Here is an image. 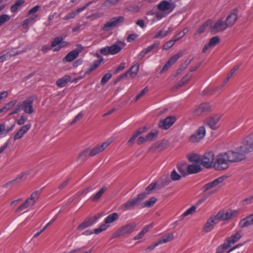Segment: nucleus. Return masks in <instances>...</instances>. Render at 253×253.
<instances>
[{"mask_svg": "<svg viewBox=\"0 0 253 253\" xmlns=\"http://www.w3.org/2000/svg\"><path fill=\"white\" fill-rule=\"evenodd\" d=\"M34 101V96H31L28 97L22 102L19 103L9 115H11L17 114L22 110H23L26 114H32L35 111V109L33 107Z\"/></svg>", "mask_w": 253, "mask_h": 253, "instance_id": "nucleus-1", "label": "nucleus"}, {"mask_svg": "<svg viewBox=\"0 0 253 253\" xmlns=\"http://www.w3.org/2000/svg\"><path fill=\"white\" fill-rule=\"evenodd\" d=\"M225 153L230 162H238L246 158L245 154L249 153V149L243 145L237 148L235 151H228Z\"/></svg>", "mask_w": 253, "mask_h": 253, "instance_id": "nucleus-2", "label": "nucleus"}, {"mask_svg": "<svg viewBox=\"0 0 253 253\" xmlns=\"http://www.w3.org/2000/svg\"><path fill=\"white\" fill-rule=\"evenodd\" d=\"M229 162H230L226 153H220L217 156L213 167L216 170H224L228 168Z\"/></svg>", "mask_w": 253, "mask_h": 253, "instance_id": "nucleus-3", "label": "nucleus"}, {"mask_svg": "<svg viewBox=\"0 0 253 253\" xmlns=\"http://www.w3.org/2000/svg\"><path fill=\"white\" fill-rule=\"evenodd\" d=\"M40 193L39 191L33 192L30 197L26 201L21 204L16 210V212H20L24 211L28 208L34 205L35 202L39 198Z\"/></svg>", "mask_w": 253, "mask_h": 253, "instance_id": "nucleus-4", "label": "nucleus"}, {"mask_svg": "<svg viewBox=\"0 0 253 253\" xmlns=\"http://www.w3.org/2000/svg\"><path fill=\"white\" fill-rule=\"evenodd\" d=\"M119 218V215L116 212H114L108 215L104 219V223L102 224L98 228L94 229V232L98 234L103 231L105 230L108 227L107 224L111 223Z\"/></svg>", "mask_w": 253, "mask_h": 253, "instance_id": "nucleus-5", "label": "nucleus"}, {"mask_svg": "<svg viewBox=\"0 0 253 253\" xmlns=\"http://www.w3.org/2000/svg\"><path fill=\"white\" fill-rule=\"evenodd\" d=\"M124 20L125 17L123 16L113 17L104 24L102 30L103 31L108 32L119 24L123 22Z\"/></svg>", "mask_w": 253, "mask_h": 253, "instance_id": "nucleus-6", "label": "nucleus"}, {"mask_svg": "<svg viewBox=\"0 0 253 253\" xmlns=\"http://www.w3.org/2000/svg\"><path fill=\"white\" fill-rule=\"evenodd\" d=\"M136 224L132 223L123 226L113 234V237H118L126 234H130L136 228Z\"/></svg>", "mask_w": 253, "mask_h": 253, "instance_id": "nucleus-7", "label": "nucleus"}, {"mask_svg": "<svg viewBox=\"0 0 253 253\" xmlns=\"http://www.w3.org/2000/svg\"><path fill=\"white\" fill-rule=\"evenodd\" d=\"M206 130L204 126L199 127L194 133L189 138V141L192 143L198 142L203 139L206 135Z\"/></svg>", "mask_w": 253, "mask_h": 253, "instance_id": "nucleus-8", "label": "nucleus"}, {"mask_svg": "<svg viewBox=\"0 0 253 253\" xmlns=\"http://www.w3.org/2000/svg\"><path fill=\"white\" fill-rule=\"evenodd\" d=\"M214 155L212 152H208L205 153L201 159L202 165L207 168H210L213 166Z\"/></svg>", "mask_w": 253, "mask_h": 253, "instance_id": "nucleus-9", "label": "nucleus"}, {"mask_svg": "<svg viewBox=\"0 0 253 253\" xmlns=\"http://www.w3.org/2000/svg\"><path fill=\"white\" fill-rule=\"evenodd\" d=\"M121 47L116 44L111 46H107L100 49V52L103 55H114L121 50Z\"/></svg>", "mask_w": 253, "mask_h": 253, "instance_id": "nucleus-10", "label": "nucleus"}, {"mask_svg": "<svg viewBox=\"0 0 253 253\" xmlns=\"http://www.w3.org/2000/svg\"><path fill=\"white\" fill-rule=\"evenodd\" d=\"M243 236V232L242 230H238L235 234L232 235L227 238L226 242L224 243V247L225 248H229L231 245L233 244L238 241Z\"/></svg>", "mask_w": 253, "mask_h": 253, "instance_id": "nucleus-11", "label": "nucleus"}, {"mask_svg": "<svg viewBox=\"0 0 253 253\" xmlns=\"http://www.w3.org/2000/svg\"><path fill=\"white\" fill-rule=\"evenodd\" d=\"M174 8V5L167 0H163L157 5V9L159 11L166 13L167 14L171 13Z\"/></svg>", "mask_w": 253, "mask_h": 253, "instance_id": "nucleus-12", "label": "nucleus"}, {"mask_svg": "<svg viewBox=\"0 0 253 253\" xmlns=\"http://www.w3.org/2000/svg\"><path fill=\"white\" fill-rule=\"evenodd\" d=\"M238 211L236 210H230L224 213L223 211H219L216 214L219 221L221 220H228L236 216Z\"/></svg>", "mask_w": 253, "mask_h": 253, "instance_id": "nucleus-13", "label": "nucleus"}, {"mask_svg": "<svg viewBox=\"0 0 253 253\" xmlns=\"http://www.w3.org/2000/svg\"><path fill=\"white\" fill-rule=\"evenodd\" d=\"M227 28L224 21L222 19L217 20L215 23L211 26V31L213 34L223 32Z\"/></svg>", "mask_w": 253, "mask_h": 253, "instance_id": "nucleus-14", "label": "nucleus"}, {"mask_svg": "<svg viewBox=\"0 0 253 253\" xmlns=\"http://www.w3.org/2000/svg\"><path fill=\"white\" fill-rule=\"evenodd\" d=\"M63 39L62 37H57L54 39L51 43V47H54V51H58L62 48L67 45L68 43L66 42L63 41Z\"/></svg>", "mask_w": 253, "mask_h": 253, "instance_id": "nucleus-15", "label": "nucleus"}, {"mask_svg": "<svg viewBox=\"0 0 253 253\" xmlns=\"http://www.w3.org/2000/svg\"><path fill=\"white\" fill-rule=\"evenodd\" d=\"M219 221L216 215L211 217L204 225L203 230L207 233L211 231Z\"/></svg>", "mask_w": 253, "mask_h": 253, "instance_id": "nucleus-16", "label": "nucleus"}, {"mask_svg": "<svg viewBox=\"0 0 253 253\" xmlns=\"http://www.w3.org/2000/svg\"><path fill=\"white\" fill-rule=\"evenodd\" d=\"M31 127V124H27L23 126L17 132L15 133L13 138V140L15 141L22 138L24 135L29 130Z\"/></svg>", "mask_w": 253, "mask_h": 253, "instance_id": "nucleus-17", "label": "nucleus"}, {"mask_svg": "<svg viewBox=\"0 0 253 253\" xmlns=\"http://www.w3.org/2000/svg\"><path fill=\"white\" fill-rule=\"evenodd\" d=\"M175 118L173 117H168L165 119L161 120L159 126L160 128L167 130L169 129L175 122Z\"/></svg>", "mask_w": 253, "mask_h": 253, "instance_id": "nucleus-18", "label": "nucleus"}, {"mask_svg": "<svg viewBox=\"0 0 253 253\" xmlns=\"http://www.w3.org/2000/svg\"><path fill=\"white\" fill-rule=\"evenodd\" d=\"M110 143L111 141L107 140L102 143L100 145H98L91 149H89V156H94L103 151Z\"/></svg>", "mask_w": 253, "mask_h": 253, "instance_id": "nucleus-19", "label": "nucleus"}, {"mask_svg": "<svg viewBox=\"0 0 253 253\" xmlns=\"http://www.w3.org/2000/svg\"><path fill=\"white\" fill-rule=\"evenodd\" d=\"M221 118V116L217 115L207 119V123L212 129H216L218 127L217 124Z\"/></svg>", "mask_w": 253, "mask_h": 253, "instance_id": "nucleus-20", "label": "nucleus"}, {"mask_svg": "<svg viewBox=\"0 0 253 253\" xmlns=\"http://www.w3.org/2000/svg\"><path fill=\"white\" fill-rule=\"evenodd\" d=\"M91 2H89L87 3L85 6L78 8L75 10H73L71 12L68 13L63 18L64 20H68L70 19L74 18L77 15H78L80 12L83 11L87 7H88Z\"/></svg>", "mask_w": 253, "mask_h": 253, "instance_id": "nucleus-21", "label": "nucleus"}, {"mask_svg": "<svg viewBox=\"0 0 253 253\" xmlns=\"http://www.w3.org/2000/svg\"><path fill=\"white\" fill-rule=\"evenodd\" d=\"M224 179L222 177H219L215 179L212 181H211L203 187V190L204 192L209 190L211 189L214 188L219 183H221L223 181Z\"/></svg>", "mask_w": 253, "mask_h": 253, "instance_id": "nucleus-22", "label": "nucleus"}, {"mask_svg": "<svg viewBox=\"0 0 253 253\" xmlns=\"http://www.w3.org/2000/svg\"><path fill=\"white\" fill-rule=\"evenodd\" d=\"M211 106L209 103H201L195 110V113L197 115H200L203 113L210 111Z\"/></svg>", "mask_w": 253, "mask_h": 253, "instance_id": "nucleus-23", "label": "nucleus"}, {"mask_svg": "<svg viewBox=\"0 0 253 253\" xmlns=\"http://www.w3.org/2000/svg\"><path fill=\"white\" fill-rule=\"evenodd\" d=\"M139 69V65L137 63L131 67L130 69L122 75V78H125L129 75L130 77L133 78L137 74Z\"/></svg>", "mask_w": 253, "mask_h": 253, "instance_id": "nucleus-24", "label": "nucleus"}, {"mask_svg": "<svg viewBox=\"0 0 253 253\" xmlns=\"http://www.w3.org/2000/svg\"><path fill=\"white\" fill-rule=\"evenodd\" d=\"M253 224V213L240 220L239 226L241 228H244Z\"/></svg>", "mask_w": 253, "mask_h": 253, "instance_id": "nucleus-25", "label": "nucleus"}, {"mask_svg": "<svg viewBox=\"0 0 253 253\" xmlns=\"http://www.w3.org/2000/svg\"><path fill=\"white\" fill-rule=\"evenodd\" d=\"M80 52L81 51L74 49L69 52L64 58L63 60L68 62H72L78 57Z\"/></svg>", "mask_w": 253, "mask_h": 253, "instance_id": "nucleus-26", "label": "nucleus"}, {"mask_svg": "<svg viewBox=\"0 0 253 253\" xmlns=\"http://www.w3.org/2000/svg\"><path fill=\"white\" fill-rule=\"evenodd\" d=\"M96 219V217L94 218H88L85 219L82 223H81L78 227L77 229L79 231H82L86 228L91 226Z\"/></svg>", "mask_w": 253, "mask_h": 253, "instance_id": "nucleus-27", "label": "nucleus"}, {"mask_svg": "<svg viewBox=\"0 0 253 253\" xmlns=\"http://www.w3.org/2000/svg\"><path fill=\"white\" fill-rule=\"evenodd\" d=\"M237 19V14L235 12H233L230 15H228L225 20L224 21L227 28L233 25Z\"/></svg>", "mask_w": 253, "mask_h": 253, "instance_id": "nucleus-28", "label": "nucleus"}, {"mask_svg": "<svg viewBox=\"0 0 253 253\" xmlns=\"http://www.w3.org/2000/svg\"><path fill=\"white\" fill-rule=\"evenodd\" d=\"M137 200L134 198L130 199L121 206V209L124 210H128L137 204Z\"/></svg>", "mask_w": 253, "mask_h": 253, "instance_id": "nucleus-29", "label": "nucleus"}, {"mask_svg": "<svg viewBox=\"0 0 253 253\" xmlns=\"http://www.w3.org/2000/svg\"><path fill=\"white\" fill-rule=\"evenodd\" d=\"M29 174V171H25L23 173H21L20 174H19L15 179H14L9 181L8 183H7V184L12 185H16V184L19 183L20 181H21V180L26 179L27 178V176Z\"/></svg>", "mask_w": 253, "mask_h": 253, "instance_id": "nucleus-30", "label": "nucleus"}, {"mask_svg": "<svg viewBox=\"0 0 253 253\" xmlns=\"http://www.w3.org/2000/svg\"><path fill=\"white\" fill-rule=\"evenodd\" d=\"M202 170V168L199 165L191 164L187 167V171L189 174L197 173Z\"/></svg>", "mask_w": 253, "mask_h": 253, "instance_id": "nucleus-31", "label": "nucleus"}, {"mask_svg": "<svg viewBox=\"0 0 253 253\" xmlns=\"http://www.w3.org/2000/svg\"><path fill=\"white\" fill-rule=\"evenodd\" d=\"M71 80V77L69 75H65L62 78L56 81V85L59 87H64L67 83Z\"/></svg>", "mask_w": 253, "mask_h": 253, "instance_id": "nucleus-32", "label": "nucleus"}, {"mask_svg": "<svg viewBox=\"0 0 253 253\" xmlns=\"http://www.w3.org/2000/svg\"><path fill=\"white\" fill-rule=\"evenodd\" d=\"M146 130V127L139 128L137 130H136L131 137V138L128 140V143H130L133 142L134 140L136 139L137 137H138L139 135L144 133Z\"/></svg>", "mask_w": 253, "mask_h": 253, "instance_id": "nucleus-33", "label": "nucleus"}, {"mask_svg": "<svg viewBox=\"0 0 253 253\" xmlns=\"http://www.w3.org/2000/svg\"><path fill=\"white\" fill-rule=\"evenodd\" d=\"M245 141L246 144L244 145L249 149V152L253 151V134L247 137Z\"/></svg>", "mask_w": 253, "mask_h": 253, "instance_id": "nucleus-34", "label": "nucleus"}, {"mask_svg": "<svg viewBox=\"0 0 253 253\" xmlns=\"http://www.w3.org/2000/svg\"><path fill=\"white\" fill-rule=\"evenodd\" d=\"M101 61L98 60H94L93 64L85 71V74L89 75L92 71L97 68L100 64Z\"/></svg>", "mask_w": 253, "mask_h": 253, "instance_id": "nucleus-35", "label": "nucleus"}, {"mask_svg": "<svg viewBox=\"0 0 253 253\" xmlns=\"http://www.w3.org/2000/svg\"><path fill=\"white\" fill-rule=\"evenodd\" d=\"M24 2L25 1L24 0H17L15 3L11 6V11L13 13L16 12Z\"/></svg>", "mask_w": 253, "mask_h": 253, "instance_id": "nucleus-36", "label": "nucleus"}, {"mask_svg": "<svg viewBox=\"0 0 253 253\" xmlns=\"http://www.w3.org/2000/svg\"><path fill=\"white\" fill-rule=\"evenodd\" d=\"M106 190V187L105 186L102 187L95 195L91 196L90 199L93 201H97Z\"/></svg>", "mask_w": 253, "mask_h": 253, "instance_id": "nucleus-37", "label": "nucleus"}, {"mask_svg": "<svg viewBox=\"0 0 253 253\" xmlns=\"http://www.w3.org/2000/svg\"><path fill=\"white\" fill-rule=\"evenodd\" d=\"M173 238V235L172 233H168L164 236H163L161 239H160L158 241L159 243L160 244L167 243L171 240H172Z\"/></svg>", "mask_w": 253, "mask_h": 253, "instance_id": "nucleus-38", "label": "nucleus"}, {"mask_svg": "<svg viewBox=\"0 0 253 253\" xmlns=\"http://www.w3.org/2000/svg\"><path fill=\"white\" fill-rule=\"evenodd\" d=\"M21 52L16 51L15 52H8L0 56V63L4 62L7 57H11L21 53Z\"/></svg>", "mask_w": 253, "mask_h": 253, "instance_id": "nucleus-39", "label": "nucleus"}, {"mask_svg": "<svg viewBox=\"0 0 253 253\" xmlns=\"http://www.w3.org/2000/svg\"><path fill=\"white\" fill-rule=\"evenodd\" d=\"M17 101L16 99L12 100L7 103L5 104L4 106L2 108L4 112L12 109L15 106Z\"/></svg>", "mask_w": 253, "mask_h": 253, "instance_id": "nucleus-40", "label": "nucleus"}, {"mask_svg": "<svg viewBox=\"0 0 253 253\" xmlns=\"http://www.w3.org/2000/svg\"><path fill=\"white\" fill-rule=\"evenodd\" d=\"M196 210V207L195 206H192L190 208L187 209L180 215V219H183L185 217L192 214Z\"/></svg>", "mask_w": 253, "mask_h": 253, "instance_id": "nucleus-41", "label": "nucleus"}, {"mask_svg": "<svg viewBox=\"0 0 253 253\" xmlns=\"http://www.w3.org/2000/svg\"><path fill=\"white\" fill-rule=\"evenodd\" d=\"M188 160L190 162L199 163L201 161L200 156L196 154H190L188 155Z\"/></svg>", "mask_w": 253, "mask_h": 253, "instance_id": "nucleus-42", "label": "nucleus"}, {"mask_svg": "<svg viewBox=\"0 0 253 253\" xmlns=\"http://www.w3.org/2000/svg\"><path fill=\"white\" fill-rule=\"evenodd\" d=\"M160 44L159 41H155L152 45L144 48L147 54L151 52L154 49L157 48Z\"/></svg>", "mask_w": 253, "mask_h": 253, "instance_id": "nucleus-43", "label": "nucleus"}, {"mask_svg": "<svg viewBox=\"0 0 253 253\" xmlns=\"http://www.w3.org/2000/svg\"><path fill=\"white\" fill-rule=\"evenodd\" d=\"M182 56V53L179 52L171 57L168 60L171 64L173 65L180 57Z\"/></svg>", "mask_w": 253, "mask_h": 253, "instance_id": "nucleus-44", "label": "nucleus"}, {"mask_svg": "<svg viewBox=\"0 0 253 253\" xmlns=\"http://www.w3.org/2000/svg\"><path fill=\"white\" fill-rule=\"evenodd\" d=\"M220 42V39L217 36H214L211 38L209 41V45L212 47L215 46Z\"/></svg>", "mask_w": 253, "mask_h": 253, "instance_id": "nucleus-45", "label": "nucleus"}, {"mask_svg": "<svg viewBox=\"0 0 253 253\" xmlns=\"http://www.w3.org/2000/svg\"><path fill=\"white\" fill-rule=\"evenodd\" d=\"M10 19V16L7 14H3L0 15V26L2 25L5 22L8 21Z\"/></svg>", "mask_w": 253, "mask_h": 253, "instance_id": "nucleus-46", "label": "nucleus"}, {"mask_svg": "<svg viewBox=\"0 0 253 253\" xmlns=\"http://www.w3.org/2000/svg\"><path fill=\"white\" fill-rule=\"evenodd\" d=\"M158 135V131L156 130H153L146 136L147 141L153 140Z\"/></svg>", "mask_w": 253, "mask_h": 253, "instance_id": "nucleus-47", "label": "nucleus"}, {"mask_svg": "<svg viewBox=\"0 0 253 253\" xmlns=\"http://www.w3.org/2000/svg\"><path fill=\"white\" fill-rule=\"evenodd\" d=\"M210 23V22L209 21H206L204 22V24L202 25L199 28L197 33L200 34L204 33L205 31L206 28L209 26Z\"/></svg>", "mask_w": 253, "mask_h": 253, "instance_id": "nucleus-48", "label": "nucleus"}, {"mask_svg": "<svg viewBox=\"0 0 253 253\" xmlns=\"http://www.w3.org/2000/svg\"><path fill=\"white\" fill-rule=\"evenodd\" d=\"M181 176L179 175L175 170H173L170 173V178L172 180H178L181 178Z\"/></svg>", "mask_w": 253, "mask_h": 253, "instance_id": "nucleus-49", "label": "nucleus"}, {"mask_svg": "<svg viewBox=\"0 0 253 253\" xmlns=\"http://www.w3.org/2000/svg\"><path fill=\"white\" fill-rule=\"evenodd\" d=\"M175 42L173 40H169L168 42H167L163 45V49L164 50H168L169 48H170L171 47H172Z\"/></svg>", "mask_w": 253, "mask_h": 253, "instance_id": "nucleus-50", "label": "nucleus"}, {"mask_svg": "<svg viewBox=\"0 0 253 253\" xmlns=\"http://www.w3.org/2000/svg\"><path fill=\"white\" fill-rule=\"evenodd\" d=\"M190 78L191 76L188 75H187L186 76H184L177 84L178 86L177 87L181 86L183 85L184 84H186L190 79Z\"/></svg>", "mask_w": 253, "mask_h": 253, "instance_id": "nucleus-51", "label": "nucleus"}, {"mask_svg": "<svg viewBox=\"0 0 253 253\" xmlns=\"http://www.w3.org/2000/svg\"><path fill=\"white\" fill-rule=\"evenodd\" d=\"M157 199L155 197H151L144 203V206L146 207H151L154 205Z\"/></svg>", "mask_w": 253, "mask_h": 253, "instance_id": "nucleus-52", "label": "nucleus"}, {"mask_svg": "<svg viewBox=\"0 0 253 253\" xmlns=\"http://www.w3.org/2000/svg\"><path fill=\"white\" fill-rule=\"evenodd\" d=\"M27 119L28 118L25 115H22L20 117L19 119L16 120V123L19 126H22L25 124Z\"/></svg>", "mask_w": 253, "mask_h": 253, "instance_id": "nucleus-53", "label": "nucleus"}, {"mask_svg": "<svg viewBox=\"0 0 253 253\" xmlns=\"http://www.w3.org/2000/svg\"><path fill=\"white\" fill-rule=\"evenodd\" d=\"M112 74L110 73H107L103 76L101 80V84H105L111 78Z\"/></svg>", "mask_w": 253, "mask_h": 253, "instance_id": "nucleus-54", "label": "nucleus"}, {"mask_svg": "<svg viewBox=\"0 0 253 253\" xmlns=\"http://www.w3.org/2000/svg\"><path fill=\"white\" fill-rule=\"evenodd\" d=\"M87 156H89V149H85L82 152L78 157V159L80 160H84Z\"/></svg>", "mask_w": 253, "mask_h": 253, "instance_id": "nucleus-55", "label": "nucleus"}, {"mask_svg": "<svg viewBox=\"0 0 253 253\" xmlns=\"http://www.w3.org/2000/svg\"><path fill=\"white\" fill-rule=\"evenodd\" d=\"M120 0H106L104 2V5L108 7L111 6L117 3Z\"/></svg>", "mask_w": 253, "mask_h": 253, "instance_id": "nucleus-56", "label": "nucleus"}, {"mask_svg": "<svg viewBox=\"0 0 253 253\" xmlns=\"http://www.w3.org/2000/svg\"><path fill=\"white\" fill-rule=\"evenodd\" d=\"M168 14L164 12L160 11L157 12L155 13V17L158 20L163 19Z\"/></svg>", "mask_w": 253, "mask_h": 253, "instance_id": "nucleus-57", "label": "nucleus"}, {"mask_svg": "<svg viewBox=\"0 0 253 253\" xmlns=\"http://www.w3.org/2000/svg\"><path fill=\"white\" fill-rule=\"evenodd\" d=\"M84 116V114L82 112L79 113L71 122V125H74L75 123L80 120Z\"/></svg>", "mask_w": 253, "mask_h": 253, "instance_id": "nucleus-58", "label": "nucleus"}, {"mask_svg": "<svg viewBox=\"0 0 253 253\" xmlns=\"http://www.w3.org/2000/svg\"><path fill=\"white\" fill-rule=\"evenodd\" d=\"M138 36L136 34H129L126 39L127 42H130L135 40Z\"/></svg>", "mask_w": 253, "mask_h": 253, "instance_id": "nucleus-59", "label": "nucleus"}, {"mask_svg": "<svg viewBox=\"0 0 253 253\" xmlns=\"http://www.w3.org/2000/svg\"><path fill=\"white\" fill-rule=\"evenodd\" d=\"M148 90V88L147 86L145 87L144 89H143L138 94L135 98V101L138 100L140 98H141L143 95H144Z\"/></svg>", "mask_w": 253, "mask_h": 253, "instance_id": "nucleus-60", "label": "nucleus"}, {"mask_svg": "<svg viewBox=\"0 0 253 253\" xmlns=\"http://www.w3.org/2000/svg\"><path fill=\"white\" fill-rule=\"evenodd\" d=\"M146 196V194L145 193H141L139 194L137 197L134 198V199L137 200V204H139L142 200H143Z\"/></svg>", "mask_w": 253, "mask_h": 253, "instance_id": "nucleus-61", "label": "nucleus"}, {"mask_svg": "<svg viewBox=\"0 0 253 253\" xmlns=\"http://www.w3.org/2000/svg\"><path fill=\"white\" fill-rule=\"evenodd\" d=\"M40 6L38 5L35 6L28 11V15H31L36 13L40 9Z\"/></svg>", "mask_w": 253, "mask_h": 253, "instance_id": "nucleus-62", "label": "nucleus"}, {"mask_svg": "<svg viewBox=\"0 0 253 253\" xmlns=\"http://www.w3.org/2000/svg\"><path fill=\"white\" fill-rule=\"evenodd\" d=\"M153 226H154V224L153 223H152L149 225H146L143 228V229H142V231L143 232V233H144V234H146L147 232H148L149 231V230L150 229L152 228L153 227Z\"/></svg>", "mask_w": 253, "mask_h": 253, "instance_id": "nucleus-63", "label": "nucleus"}, {"mask_svg": "<svg viewBox=\"0 0 253 253\" xmlns=\"http://www.w3.org/2000/svg\"><path fill=\"white\" fill-rule=\"evenodd\" d=\"M184 36L183 35V33H182V32H179L173 37L172 39L176 42V41H178Z\"/></svg>", "mask_w": 253, "mask_h": 253, "instance_id": "nucleus-64", "label": "nucleus"}]
</instances>
